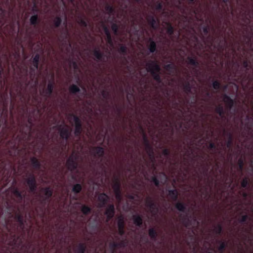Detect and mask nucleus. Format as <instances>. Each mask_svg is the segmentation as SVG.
Instances as JSON below:
<instances>
[{"label":"nucleus","mask_w":253,"mask_h":253,"mask_svg":"<svg viewBox=\"0 0 253 253\" xmlns=\"http://www.w3.org/2000/svg\"><path fill=\"white\" fill-rule=\"evenodd\" d=\"M146 69L148 72L150 73L153 79L158 83L162 82L160 75L161 68L160 65L155 61H149L146 64Z\"/></svg>","instance_id":"nucleus-1"},{"label":"nucleus","mask_w":253,"mask_h":253,"mask_svg":"<svg viewBox=\"0 0 253 253\" xmlns=\"http://www.w3.org/2000/svg\"><path fill=\"white\" fill-rule=\"evenodd\" d=\"M78 157L77 155L72 153L68 158L66 161V166L68 169L70 170H74L78 167L77 163Z\"/></svg>","instance_id":"nucleus-2"},{"label":"nucleus","mask_w":253,"mask_h":253,"mask_svg":"<svg viewBox=\"0 0 253 253\" xmlns=\"http://www.w3.org/2000/svg\"><path fill=\"white\" fill-rule=\"evenodd\" d=\"M96 249L92 247L91 249H86V245L85 243H80L75 247V251L78 253H85L86 251L87 253H94L96 252Z\"/></svg>","instance_id":"nucleus-3"},{"label":"nucleus","mask_w":253,"mask_h":253,"mask_svg":"<svg viewBox=\"0 0 253 253\" xmlns=\"http://www.w3.org/2000/svg\"><path fill=\"white\" fill-rule=\"evenodd\" d=\"M74 117V120L75 122V131L74 134L76 136H80L82 131V124L79 118L74 115H72Z\"/></svg>","instance_id":"nucleus-4"},{"label":"nucleus","mask_w":253,"mask_h":253,"mask_svg":"<svg viewBox=\"0 0 253 253\" xmlns=\"http://www.w3.org/2000/svg\"><path fill=\"white\" fill-rule=\"evenodd\" d=\"M26 183L29 186L30 191L34 192L37 188V184L36 178L33 174H31L30 176L26 179Z\"/></svg>","instance_id":"nucleus-5"},{"label":"nucleus","mask_w":253,"mask_h":253,"mask_svg":"<svg viewBox=\"0 0 253 253\" xmlns=\"http://www.w3.org/2000/svg\"><path fill=\"white\" fill-rule=\"evenodd\" d=\"M145 206L150 209L151 213H156L158 208L152 197H147L145 199Z\"/></svg>","instance_id":"nucleus-6"},{"label":"nucleus","mask_w":253,"mask_h":253,"mask_svg":"<svg viewBox=\"0 0 253 253\" xmlns=\"http://www.w3.org/2000/svg\"><path fill=\"white\" fill-rule=\"evenodd\" d=\"M115 213V209L114 205L113 204L109 205L104 212V214L106 216V221L110 220L114 216Z\"/></svg>","instance_id":"nucleus-7"},{"label":"nucleus","mask_w":253,"mask_h":253,"mask_svg":"<svg viewBox=\"0 0 253 253\" xmlns=\"http://www.w3.org/2000/svg\"><path fill=\"white\" fill-rule=\"evenodd\" d=\"M124 242H113L110 244V248L111 250L112 253H115L117 252V250L123 248L125 246Z\"/></svg>","instance_id":"nucleus-8"},{"label":"nucleus","mask_w":253,"mask_h":253,"mask_svg":"<svg viewBox=\"0 0 253 253\" xmlns=\"http://www.w3.org/2000/svg\"><path fill=\"white\" fill-rule=\"evenodd\" d=\"M117 224L119 233L121 235H123L124 233L125 219L122 215L119 216Z\"/></svg>","instance_id":"nucleus-9"},{"label":"nucleus","mask_w":253,"mask_h":253,"mask_svg":"<svg viewBox=\"0 0 253 253\" xmlns=\"http://www.w3.org/2000/svg\"><path fill=\"white\" fill-rule=\"evenodd\" d=\"M98 200L100 202L99 207H103L109 200V197L105 193H101L98 196Z\"/></svg>","instance_id":"nucleus-10"},{"label":"nucleus","mask_w":253,"mask_h":253,"mask_svg":"<svg viewBox=\"0 0 253 253\" xmlns=\"http://www.w3.org/2000/svg\"><path fill=\"white\" fill-rule=\"evenodd\" d=\"M223 101L225 103L226 106L229 109H231L234 105L233 100L227 95H223Z\"/></svg>","instance_id":"nucleus-11"},{"label":"nucleus","mask_w":253,"mask_h":253,"mask_svg":"<svg viewBox=\"0 0 253 253\" xmlns=\"http://www.w3.org/2000/svg\"><path fill=\"white\" fill-rule=\"evenodd\" d=\"M60 136L61 138L67 140L70 136V132L67 128L65 127H60L59 129Z\"/></svg>","instance_id":"nucleus-12"},{"label":"nucleus","mask_w":253,"mask_h":253,"mask_svg":"<svg viewBox=\"0 0 253 253\" xmlns=\"http://www.w3.org/2000/svg\"><path fill=\"white\" fill-rule=\"evenodd\" d=\"M112 188L114 192L121 190V183L118 177H114Z\"/></svg>","instance_id":"nucleus-13"},{"label":"nucleus","mask_w":253,"mask_h":253,"mask_svg":"<svg viewBox=\"0 0 253 253\" xmlns=\"http://www.w3.org/2000/svg\"><path fill=\"white\" fill-rule=\"evenodd\" d=\"M132 219L133 224L136 226L140 227L142 225L143 220L140 215L137 214L133 215Z\"/></svg>","instance_id":"nucleus-14"},{"label":"nucleus","mask_w":253,"mask_h":253,"mask_svg":"<svg viewBox=\"0 0 253 253\" xmlns=\"http://www.w3.org/2000/svg\"><path fill=\"white\" fill-rule=\"evenodd\" d=\"M211 231L213 233L219 234L222 231V225L220 223H214L211 227Z\"/></svg>","instance_id":"nucleus-15"},{"label":"nucleus","mask_w":253,"mask_h":253,"mask_svg":"<svg viewBox=\"0 0 253 253\" xmlns=\"http://www.w3.org/2000/svg\"><path fill=\"white\" fill-rule=\"evenodd\" d=\"M93 150L94 151V156L101 157L104 155V149L100 146H97L94 148Z\"/></svg>","instance_id":"nucleus-16"},{"label":"nucleus","mask_w":253,"mask_h":253,"mask_svg":"<svg viewBox=\"0 0 253 253\" xmlns=\"http://www.w3.org/2000/svg\"><path fill=\"white\" fill-rule=\"evenodd\" d=\"M54 83L49 82L47 85V88L45 91V96L49 97L53 92Z\"/></svg>","instance_id":"nucleus-17"},{"label":"nucleus","mask_w":253,"mask_h":253,"mask_svg":"<svg viewBox=\"0 0 253 253\" xmlns=\"http://www.w3.org/2000/svg\"><path fill=\"white\" fill-rule=\"evenodd\" d=\"M147 20L153 29H155L157 28V25L156 24V21L153 16L151 15L148 16L147 18Z\"/></svg>","instance_id":"nucleus-18"},{"label":"nucleus","mask_w":253,"mask_h":253,"mask_svg":"<svg viewBox=\"0 0 253 253\" xmlns=\"http://www.w3.org/2000/svg\"><path fill=\"white\" fill-rule=\"evenodd\" d=\"M168 195L173 201H176L178 198V192L175 189L169 190Z\"/></svg>","instance_id":"nucleus-19"},{"label":"nucleus","mask_w":253,"mask_h":253,"mask_svg":"<svg viewBox=\"0 0 253 253\" xmlns=\"http://www.w3.org/2000/svg\"><path fill=\"white\" fill-rule=\"evenodd\" d=\"M30 161L33 167L37 169H40L41 167V163L39 160L35 157H31Z\"/></svg>","instance_id":"nucleus-20"},{"label":"nucleus","mask_w":253,"mask_h":253,"mask_svg":"<svg viewBox=\"0 0 253 253\" xmlns=\"http://www.w3.org/2000/svg\"><path fill=\"white\" fill-rule=\"evenodd\" d=\"M42 190L43 191L44 194L46 196L47 199H48L52 196L53 191L50 187L43 188Z\"/></svg>","instance_id":"nucleus-21"},{"label":"nucleus","mask_w":253,"mask_h":253,"mask_svg":"<svg viewBox=\"0 0 253 253\" xmlns=\"http://www.w3.org/2000/svg\"><path fill=\"white\" fill-rule=\"evenodd\" d=\"M145 150L146 151L147 154L150 158H154V151L151 145L146 146Z\"/></svg>","instance_id":"nucleus-22"},{"label":"nucleus","mask_w":253,"mask_h":253,"mask_svg":"<svg viewBox=\"0 0 253 253\" xmlns=\"http://www.w3.org/2000/svg\"><path fill=\"white\" fill-rule=\"evenodd\" d=\"M40 60V55L38 54L35 55L32 60L33 65L36 69H38Z\"/></svg>","instance_id":"nucleus-23"},{"label":"nucleus","mask_w":253,"mask_h":253,"mask_svg":"<svg viewBox=\"0 0 253 253\" xmlns=\"http://www.w3.org/2000/svg\"><path fill=\"white\" fill-rule=\"evenodd\" d=\"M69 91L72 93H76L80 91V88L75 84H72L69 86Z\"/></svg>","instance_id":"nucleus-24"},{"label":"nucleus","mask_w":253,"mask_h":253,"mask_svg":"<svg viewBox=\"0 0 253 253\" xmlns=\"http://www.w3.org/2000/svg\"><path fill=\"white\" fill-rule=\"evenodd\" d=\"M215 112L219 114V115L223 117L224 114L223 111V107L221 105H218L215 108Z\"/></svg>","instance_id":"nucleus-25"},{"label":"nucleus","mask_w":253,"mask_h":253,"mask_svg":"<svg viewBox=\"0 0 253 253\" xmlns=\"http://www.w3.org/2000/svg\"><path fill=\"white\" fill-rule=\"evenodd\" d=\"M150 40H151L149 45V50L151 52H154L155 51L156 49V44L155 42L151 40V39H150Z\"/></svg>","instance_id":"nucleus-26"},{"label":"nucleus","mask_w":253,"mask_h":253,"mask_svg":"<svg viewBox=\"0 0 253 253\" xmlns=\"http://www.w3.org/2000/svg\"><path fill=\"white\" fill-rule=\"evenodd\" d=\"M227 244L224 242H221L218 247V250L220 253H223L225 250Z\"/></svg>","instance_id":"nucleus-27"},{"label":"nucleus","mask_w":253,"mask_h":253,"mask_svg":"<svg viewBox=\"0 0 253 253\" xmlns=\"http://www.w3.org/2000/svg\"><path fill=\"white\" fill-rule=\"evenodd\" d=\"M14 219L18 222L21 226L23 225V216L20 214H17L15 216Z\"/></svg>","instance_id":"nucleus-28"},{"label":"nucleus","mask_w":253,"mask_h":253,"mask_svg":"<svg viewBox=\"0 0 253 253\" xmlns=\"http://www.w3.org/2000/svg\"><path fill=\"white\" fill-rule=\"evenodd\" d=\"M183 89L184 91L187 93H190L191 91L192 87L189 82H187L183 85Z\"/></svg>","instance_id":"nucleus-29"},{"label":"nucleus","mask_w":253,"mask_h":253,"mask_svg":"<svg viewBox=\"0 0 253 253\" xmlns=\"http://www.w3.org/2000/svg\"><path fill=\"white\" fill-rule=\"evenodd\" d=\"M82 187L81 184H76L73 187V191L75 193H79L82 190Z\"/></svg>","instance_id":"nucleus-30"},{"label":"nucleus","mask_w":253,"mask_h":253,"mask_svg":"<svg viewBox=\"0 0 253 253\" xmlns=\"http://www.w3.org/2000/svg\"><path fill=\"white\" fill-rule=\"evenodd\" d=\"M175 208L180 211H184L185 209V206L184 204L180 203V202H177L175 204Z\"/></svg>","instance_id":"nucleus-31"},{"label":"nucleus","mask_w":253,"mask_h":253,"mask_svg":"<svg viewBox=\"0 0 253 253\" xmlns=\"http://www.w3.org/2000/svg\"><path fill=\"white\" fill-rule=\"evenodd\" d=\"M81 211L83 214L86 215L91 211V209L85 205H83L81 208Z\"/></svg>","instance_id":"nucleus-32"},{"label":"nucleus","mask_w":253,"mask_h":253,"mask_svg":"<svg viewBox=\"0 0 253 253\" xmlns=\"http://www.w3.org/2000/svg\"><path fill=\"white\" fill-rule=\"evenodd\" d=\"M187 59L188 60V64L195 66H198L199 65L198 62L196 61V60L194 58H193L192 57H188Z\"/></svg>","instance_id":"nucleus-33"},{"label":"nucleus","mask_w":253,"mask_h":253,"mask_svg":"<svg viewBox=\"0 0 253 253\" xmlns=\"http://www.w3.org/2000/svg\"><path fill=\"white\" fill-rule=\"evenodd\" d=\"M93 55L98 60H100L103 56V54L99 50L97 49L94 50Z\"/></svg>","instance_id":"nucleus-34"},{"label":"nucleus","mask_w":253,"mask_h":253,"mask_svg":"<svg viewBox=\"0 0 253 253\" xmlns=\"http://www.w3.org/2000/svg\"><path fill=\"white\" fill-rule=\"evenodd\" d=\"M38 17L37 15H34L31 17L30 19V24L31 25H36L38 22Z\"/></svg>","instance_id":"nucleus-35"},{"label":"nucleus","mask_w":253,"mask_h":253,"mask_svg":"<svg viewBox=\"0 0 253 253\" xmlns=\"http://www.w3.org/2000/svg\"><path fill=\"white\" fill-rule=\"evenodd\" d=\"M167 28V33L169 35H172L173 34L174 30L170 24L168 23Z\"/></svg>","instance_id":"nucleus-36"},{"label":"nucleus","mask_w":253,"mask_h":253,"mask_svg":"<svg viewBox=\"0 0 253 253\" xmlns=\"http://www.w3.org/2000/svg\"><path fill=\"white\" fill-rule=\"evenodd\" d=\"M232 143H233L232 135L230 133L229 134L228 139L227 143H226V146H227V148H230L232 146Z\"/></svg>","instance_id":"nucleus-37"},{"label":"nucleus","mask_w":253,"mask_h":253,"mask_svg":"<svg viewBox=\"0 0 253 253\" xmlns=\"http://www.w3.org/2000/svg\"><path fill=\"white\" fill-rule=\"evenodd\" d=\"M142 138H143V144L145 146V147L146 146L150 145L149 142L147 139V137L145 133L143 134Z\"/></svg>","instance_id":"nucleus-38"},{"label":"nucleus","mask_w":253,"mask_h":253,"mask_svg":"<svg viewBox=\"0 0 253 253\" xmlns=\"http://www.w3.org/2000/svg\"><path fill=\"white\" fill-rule=\"evenodd\" d=\"M105 10L109 14L112 13L114 12V9L113 8V7L112 6H111V5H106V6L105 7Z\"/></svg>","instance_id":"nucleus-39"},{"label":"nucleus","mask_w":253,"mask_h":253,"mask_svg":"<svg viewBox=\"0 0 253 253\" xmlns=\"http://www.w3.org/2000/svg\"><path fill=\"white\" fill-rule=\"evenodd\" d=\"M116 199L118 201H120L122 200V194H121V191H117L114 192Z\"/></svg>","instance_id":"nucleus-40"},{"label":"nucleus","mask_w":253,"mask_h":253,"mask_svg":"<svg viewBox=\"0 0 253 253\" xmlns=\"http://www.w3.org/2000/svg\"><path fill=\"white\" fill-rule=\"evenodd\" d=\"M238 166H239V170L241 171H242L243 170V166H244V163H243V160L242 158H240L238 160Z\"/></svg>","instance_id":"nucleus-41"},{"label":"nucleus","mask_w":253,"mask_h":253,"mask_svg":"<svg viewBox=\"0 0 253 253\" xmlns=\"http://www.w3.org/2000/svg\"><path fill=\"white\" fill-rule=\"evenodd\" d=\"M61 23V19L59 17H57L54 20V26L58 27Z\"/></svg>","instance_id":"nucleus-42"},{"label":"nucleus","mask_w":253,"mask_h":253,"mask_svg":"<svg viewBox=\"0 0 253 253\" xmlns=\"http://www.w3.org/2000/svg\"><path fill=\"white\" fill-rule=\"evenodd\" d=\"M78 23L82 26L86 27L87 26L86 22L82 18H80L78 20Z\"/></svg>","instance_id":"nucleus-43"},{"label":"nucleus","mask_w":253,"mask_h":253,"mask_svg":"<svg viewBox=\"0 0 253 253\" xmlns=\"http://www.w3.org/2000/svg\"><path fill=\"white\" fill-rule=\"evenodd\" d=\"M212 86L214 89H219L220 87V84L217 81H214L212 83Z\"/></svg>","instance_id":"nucleus-44"},{"label":"nucleus","mask_w":253,"mask_h":253,"mask_svg":"<svg viewBox=\"0 0 253 253\" xmlns=\"http://www.w3.org/2000/svg\"><path fill=\"white\" fill-rule=\"evenodd\" d=\"M127 47L125 45H121L119 48V51L120 53H126Z\"/></svg>","instance_id":"nucleus-45"},{"label":"nucleus","mask_w":253,"mask_h":253,"mask_svg":"<svg viewBox=\"0 0 253 253\" xmlns=\"http://www.w3.org/2000/svg\"><path fill=\"white\" fill-rule=\"evenodd\" d=\"M248 184V178L245 177V178H243V179L242 180L241 183V186L243 188H245V187H246V186H247Z\"/></svg>","instance_id":"nucleus-46"},{"label":"nucleus","mask_w":253,"mask_h":253,"mask_svg":"<svg viewBox=\"0 0 253 253\" xmlns=\"http://www.w3.org/2000/svg\"><path fill=\"white\" fill-rule=\"evenodd\" d=\"M12 193L16 197L22 198V196L21 193L18 189H14Z\"/></svg>","instance_id":"nucleus-47"},{"label":"nucleus","mask_w":253,"mask_h":253,"mask_svg":"<svg viewBox=\"0 0 253 253\" xmlns=\"http://www.w3.org/2000/svg\"><path fill=\"white\" fill-rule=\"evenodd\" d=\"M149 234L150 237H156V233L153 228L149 229Z\"/></svg>","instance_id":"nucleus-48"},{"label":"nucleus","mask_w":253,"mask_h":253,"mask_svg":"<svg viewBox=\"0 0 253 253\" xmlns=\"http://www.w3.org/2000/svg\"><path fill=\"white\" fill-rule=\"evenodd\" d=\"M111 29L115 34H117L118 30V26L116 23H113L111 25Z\"/></svg>","instance_id":"nucleus-49"},{"label":"nucleus","mask_w":253,"mask_h":253,"mask_svg":"<svg viewBox=\"0 0 253 253\" xmlns=\"http://www.w3.org/2000/svg\"><path fill=\"white\" fill-rule=\"evenodd\" d=\"M101 95L104 99H107L109 96V92L105 90H103L101 91Z\"/></svg>","instance_id":"nucleus-50"},{"label":"nucleus","mask_w":253,"mask_h":253,"mask_svg":"<svg viewBox=\"0 0 253 253\" xmlns=\"http://www.w3.org/2000/svg\"><path fill=\"white\" fill-rule=\"evenodd\" d=\"M248 218V216L247 215H244L241 216L240 218L239 219V221L240 223H243L245 222Z\"/></svg>","instance_id":"nucleus-51"},{"label":"nucleus","mask_w":253,"mask_h":253,"mask_svg":"<svg viewBox=\"0 0 253 253\" xmlns=\"http://www.w3.org/2000/svg\"><path fill=\"white\" fill-rule=\"evenodd\" d=\"M152 181L154 182L156 186H158L159 185V181L156 176H153L152 177Z\"/></svg>","instance_id":"nucleus-52"},{"label":"nucleus","mask_w":253,"mask_h":253,"mask_svg":"<svg viewBox=\"0 0 253 253\" xmlns=\"http://www.w3.org/2000/svg\"><path fill=\"white\" fill-rule=\"evenodd\" d=\"M165 68L168 71H170L173 69V65L171 64H167L165 66Z\"/></svg>","instance_id":"nucleus-53"},{"label":"nucleus","mask_w":253,"mask_h":253,"mask_svg":"<svg viewBox=\"0 0 253 253\" xmlns=\"http://www.w3.org/2000/svg\"><path fill=\"white\" fill-rule=\"evenodd\" d=\"M162 154L165 156H168L169 154V150L168 149H164L162 151Z\"/></svg>","instance_id":"nucleus-54"},{"label":"nucleus","mask_w":253,"mask_h":253,"mask_svg":"<svg viewBox=\"0 0 253 253\" xmlns=\"http://www.w3.org/2000/svg\"><path fill=\"white\" fill-rule=\"evenodd\" d=\"M106 40H107V42L109 44H113V41H112V39L111 35L106 36Z\"/></svg>","instance_id":"nucleus-55"},{"label":"nucleus","mask_w":253,"mask_h":253,"mask_svg":"<svg viewBox=\"0 0 253 253\" xmlns=\"http://www.w3.org/2000/svg\"><path fill=\"white\" fill-rule=\"evenodd\" d=\"M103 30H104V33H105V34L106 36L111 35L110 33V31H109V29L107 28V27L104 26L103 27Z\"/></svg>","instance_id":"nucleus-56"},{"label":"nucleus","mask_w":253,"mask_h":253,"mask_svg":"<svg viewBox=\"0 0 253 253\" xmlns=\"http://www.w3.org/2000/svg\"><path fill=\"white\" fill-rule=\"evenodd\" d=\"M209 31V27L208 26H205L203 28V33L207 35L208 34Z\"/></svg>","instance_id":"nucleus-57"},{"label":"nucleus","mask_w":253,"mask_h":253,"mask_svg":"<svg viewBox=\"0 0 253 253\" xmlns=\"http://www.w3.org/2000/svg\"><path fill=\"white\" fill-rule=\"evenodd\" d=\"M162 4L161 2H159L156 6L155 9L156 10H161L162 8Z\"/></svg>","instance_id":"nucleus-58"},{"label":"nucleus","mask_w":253,"mask_h":253,"mask_svg":"<svg viewBox=\"0 0 253 253\" xmlns=\"http://www.w3.org/2000/svg\"><path fill=\"white\" fill-rule=\"evenodd\" d=\"M208 149H212L213 148H215V146L214 145V144L213 143H210V144L208 146Z\"/></svg>","instance_id":"nucleus-59"},{"label":"nucleus","mask_w":253,"mask_h":253,"mask_svg":"<svg viewBox=\"0 0 253 253\" xmlns=\"http://www.w3.org/2000/svg\"><path fill=\"white\" fill-rule=\"evenodd\" d=\"M243 66L244 68H247L249 66L248 62L247 60H245L243 62Z\"/></svg>","instance_id":"nucleus-60"},{"label":"nucleus","mask_w":253,"mask_h":253,"mask_svg":"<svg viewBox=\"0 0 253 253\" xmlns=\"http://www.w3.org/2000/svg\"><path fill=\"white\" fill-rule=\"evenodd\" d=\"M10 239H13V242H16L17 241L18 239H19V238H9ZM20 239H21L22 238H20Z\"/></svg>","instance_id":"nucleus-61"},{"label":"nucleus","mask_w":253,"mask_h":253,"mask_svg":"<svg viewBox=\"0 0 253 253\" xmlns=\"http://www.w3.org/2000/svg\"><path fill=\"white\" fill-rule=\"evenodd\" d=\"M73 65L74 68H76L77 67V64L75 62H74L73 63Z\"/></svg>","instance_id":"nucleus-62"},{"label":"nucleus","mask_w":253,"mask_h":253,"mask_svg":"<svg viewBox=\"0 0 253 253\" xmlns=\"http://www.w3.org/2000/svg\"><path fill=\"white\" fill-rule=\"evenodd\" d=\"M176 249L175 248L173 250V251H172V253H175V252H176Z\"/></svg>","instance_id":"nucleus-63"},{"label":"nucleus","mask_w":253,"mask_h":253,"mask_svg":"<svg viewBox=\"0 0 253 253\" xmlns=\"http://www.w3.org/2000/svg\"><path fill=\"white\" fill-rule=\"evenodd\" d=\"M243 196L244 197H246L247 196V194L246 193H244Z\"/></svg>","instance_id":"nucleus-64"}]
</instances>
